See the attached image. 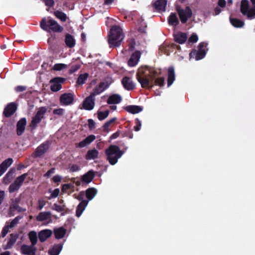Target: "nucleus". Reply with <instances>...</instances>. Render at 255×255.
Listing matches in <instances>:
<instances>
[{
  "label": "nucleus",
  "instance_id": "a18cd8bd",
  "mask_svg": "<svg viewBox=\"0 0 255 255\" xmlns=\"http://www.w3.org/2000/svg\"><path fill=\"white\" fill-rule=\"evenodd\" d=\"M14 210H17L19 212L25 211V210L21 208L17 204L12 203L10 206V211L12 212Z\"/></svg>",
  "mask_w": 255,
  "mask_h": 255
},
{
  "label": "nucleus",
  "instance_id": "72a5a7b5",
  "mask_svg": "<svg viewBox=\"0 0 255 255\" xmlns=\"http://www.w3.org/2000/svg\"><path fill=\"white\" fill-rule=\"evenodd\" d=\"M28 238L30 241L31 245L35 246L37 242L38 235L35 231H30L28 234Z\"/></svg>",
  "mask_w": 255,
  "mask_h": 255
},
{
  "label": "nucleus",
  "instance_id": "f704fd0d",
  "mask_svg": "<svg viewBox=\"0 0 255 255\" xmlns=\"http://www.w3.org/2000/svg\"><path fill=\"white\" fill-rule=\"evenodd\" d=\"M230 22L235 27L241 28L244 26V21L236 18H230Z\"/></svg>",
  "mask_w": 255,
  "mask_h": 255
},
{
  "label": "nucleus",
  "instance_id": "2f4dec72",
  "mask_svg": "<svg viewBox=\"0 0 255 255\" xmlns=\"http://www.w3.org/2000/svg\"><path fill=\"white\" fill-rule=\"evenodd\" d=\"M65 42L67 46L73 47L75 45V40L73 36L69 34H67L65 36Z\"/></svg>",
  "mask_w": 255,
  "mask_h": 255
},
{
  "label": "nucleus",
  "instance_id": "7ed1b4c3",
  "mask_svg": "<svg viewBox=\"0 0 255 255\" xmlns=\"http://www.w3.org/2000/svg\"><path fill=\"white\" fill-rule=\"evenodd\" d=\"M105 152L107 160L112 165H115L124 154V152L115 145H110L106 149Z\"/></svg>",
  "mask_w": 255,
  "mask_h": 255
},
{
  "label": "nucleus",
  "instance_id": "f3484780",
  "mask_svg": "<svg viewBox=\"0 0 255 255\" xmlns=\"http://www.w3.org/2000/svg\"><path fill=\"white\" fill-rule=\"evenodd\" d=\"M53 234L52 230L49 229H45L40 231L38 234L39 241L43 243L47 240Z\"/></svg>",
  "mask_w": 255,
  "mask_h": 255
},
{
  "label": "nucleus",
  "instance_id": "bf43d9fd",
  "mask_svg": "<svg viewBox=\"0 0 255 255\" xmlns=\"http://www.w3.org/2000/svg\"><path fill=\"white\" fill-rule=\"evenodd\" d=\"M135 87V84L130 80L128 77V91L133 90Z\"/></svg>",
  "mask_w": 255,
  "mask_h": 255
},
{
  "label": "nucleus",
  "instance_id": "0eeeda50",
  "mask_svg": "<svg viewBox=\"0 0 255 255\" xmlns=\"http://www.w3.org/2000/svg\"><path fill=\"white\" fill-rule=\"evenodd\" d=\"M207 46V44L204 42L199 44L198 50L193 49L189 54L190 58H194L196 60H199L204 58L206 54V51L204 48Z\"/></svg>",
  "mask_w": 255,
  "mask_h": 255
},
{
  "label": "nucleus",
  "instance_id": "c756f323",
  "mask_svg": "<svg viewBox=\"0 0 255 255\" xmlns=\"http://www.w3.org/2000/svg\"><path fill=\"white\" fill-rule=\"evenodd\" d=\"M51 214L50 212H40L37 217L36 219L38 221H44L51 219Z\"/></svg>",
  "mask_w": 255,
  "mask_h": 255
},
{
  "label": "nucleus",
  "instance_id": "aec40b11",
  "mask_svg": "<svg viewBox=\"0 0 255 255\" xmlns=\"http://www.w3.org/2000/svg\"><path fill=\"white\" fill-rule=\"evenodd\" d=\"M109 85L107 82H101L97 87L94 89L93 92L91 94H92L94 96L99 95L103 92L105 89H106L109 87Z\"/></svg>",
  "mask_w": 255,
  "mask_h": 255
},
{
  "label": "nucleus",
  "instance_id": "9b49d317",
  "mask_svg": "<svg viewBox=\"0 0 255 255\" xmlns=\"http://www.w3.org/2000/svg\"><path fill=\"white\" fill-rule=\"evenodd\" d=\"M65 79L61 77H56L51 79L50 89L53 92H57L62 88L61 84L64 83Z\"/></svg>",
  "mask_w": 255,
  "mask_h": 255
},
{
  "label": "nucleus",
  "instance_id": "412c9836",
  "mask_svg": "<svg viewBox=\"0 0 255 255\" xmlns=\"http://www.w3.org/2000/svg\"><path fill=\"white\" fill-rule=\"evenodd\" d=\"M16 106L15 104L11 103L8 104L4 109L3 114L6 117L12 115L16 110Z\"/></svg>",
  "mask_w": 255,
  "mask_h": 255
},
{
  "label": "nucleus",
  "instance_id": "c85d7f7f",
  "mask_svg": "<svg viewBox=\"0 0 255 255\" xmlns=\"http://www.w3.org/2000/svg\"><path fill=\"white\" fill-rule=\"evenodd\" d=\"M88 204V201H83L81 202L80 204L78 205L76 209V214L78 217H79L83 212L85 209L86 206Z\"/></svg>",
  "mask_w": 255,
  "mask_h": 255
},
{
  "label": "nucleus",
  "instance_id": "8fccbe9b",
  "mask_svg": "<svg viewBox=\"0 0 255 255\" xmlns=\"http://www.w3.org/2000/svg\"><path fill=\"white\" fill-rule=\"evenodd\" d=\"M198 40V37L195 33H193L188 39L189 43H196Z\"/></svg>",
  "mask_w": 255,
  "mask_h": 255
},
{
  "label": "nucleus",
  "instance_id": "dca6fc26",
  "mask_svg": "<svg viewBox=\"0 0 255 255\" xmlns=\"http://www.w3.org/2000/svg\"><path fill=\"white\" fill-rule=\"evenodd\" d=\"M48 142H44L39 145L35 150L34 154L35 157H40L42 156L49 148Z\"/></svg>",
  "mask_w": 255,
  "mask_h": 255
},
{
  "label": "nucleus",
  "instance_id": "37998d69",
  "mask_svg": "<svg viewBox=\"0 0 255 255\" xmlns=\"http://www.w3.org/2000/svg\"><path fill=\"white\" fill-rule=\"evenodd\" d=\"M109 113V111H106L104 112L100 111L98 112L97 114L99 120L100 121L104 120L108 116Z\"/></svg>",
  "mask_w": 255,
  "mask_h": 255
},
{
  "label": "nucleus",
  "instance_id": "f257e3e1",
  "mask_svg": "<svg viewBox=\"0 0 255 255\" xmlns=\"http://www.w3.org/2000/svg\"><path fill=\"white\" fill-rule=\"evenodd\" d=\"M161 74V70L145 66L144 71H139L136 74V78L142 88L150 89L154 85L160 87L164 85V77H157Z\"/></svg>",
  "mask_w": 255,
  "mask_h": 255
},
{
  "label": "nucleus",
  "instance_id": "6ab92c4d",
  "mask_svg": "<svg viewBox=\"0 0 255 255\" xmlns=\"http://www.w3.org/2000/svg\"><path fill=\"white\" fill-rule=\"evenodd\" d=\"M175 79V70L173 66H170L167 70V86L170 87Z\"/></svg>",
  "mask_w": 255,
  "mask_h": 255
},
{
  "label": "nucleus",
  "instance_id": "680f3d73",
  "mask_svg": "<svg viewBox=\"0 0 255 255\" xmlns=\"http://www.w3.org/2000/svg\"><path fill=\"white\" fill-rule=\"evenodd\" d=\"M88 125H89V127L90 129H93L95 128V123L92 119H89L88 120Z\"/></svg>",
  "mask_w": 255,
  "mask_h": 255
},
{
  "label": "nucleus",
  "instance_id": "a211bd4d",
  "mask_svg": "<svg viewBox=\"0 0 255 255\" xmlns=\"http://www.w3.org/2000/svg\"><path fill=\"white\" fill-rule=\"evenodd\" d=\"M167 0H157L153 4V6L157 11H165Z\"/></svg>",
  "mask_w": 255,
  "mask_h": 255
},
{
  "label": "nucleus",
  "instance_id": "ea45409f",
  "mask_svg": "<svg viewBox=\"0 0 255 255\" xmlns=\"http://www.w3.org/2000/svg\"><path fill=\"white\" fill-rule=\"evenodd\" d=\"M54 15L58 19H60L62 21H65L67 20V17L66 14L60 11L56 10L54 12Z\"/></svg>",
  "mask_w": 255,
  "mask_h": 255
},
{
  "label": "nucleus",
  "instance_id": "69168bd1",
  "mask_svg": "<svg viewBox=\"0 0 255 255\" xmlns=\"http://www.w3.org/2000/svg\"><path fill=\"white\" fill-rule=\"evenodd\" d=\"M71 187V185L69 184H66L63 185L62 190L63 192H67V190L69 189Z\"/></svg>",
  "mask_w": 255,
  "mask_h": 255
},
{
  "label": "nucleus",
  "instance_id": "6e6d98bb",
  "mask_svg": "<svg viewBox=\"0 0 255 255\" xmlns=\"http://www.w3.org/2000/svg\"><path fill=\"white\" fill-rule=\"evenodd\" d=\"M64 110L62 108H59L58 109H55L53 111V113L54 115H57L58 116H62L64 114Z\"/></svg>",
  "mask_w": 255,
  "mask_h": 255
},
{
  "label": "nucleus",
  "instance_id": "338daca9",
  "mask_svg": "<svg viewBox=\"0 0 255 255\" xmlns=\"http://www.w3.org/2000/svg\"><path fill=\"white\" fill-rule=\"evenodd\" d=\"M44 2L45 5L48 6H51L54 3L53 0H44Z\"/></svg>",
  "mask_w": 255,
  "mask_h": 255
},
{
  "label": "nucleus",
  "instance_id": "2eb2a0df",
  "mask_svg": "<svg viewBox=\"0 0 255 255\" xmlns=\"http://www.w3.org/2000/svg\"><path fill=\"white\" fill-rule=\"evenodd\" d=\"M92 94L87 97L83 103V107L84 109L87 110H92L95 106V99Z\"/></svg>",
  "mask_w": 255,
  "mask_h": 255
},
{
  "label": "nucleus",
  "instance_id": "20e7f679",
  "mask_svg": "<svg viewBox=\"0 0 255 255\" xmlns=\"http://www.w3.org/2000/svg\"><path fill=\"white\" fill-rule=\"evenodd\" d=\"M40 26L42 29L46 31L52 30L55 32H61L63 31V27L58 22L51 18H48L47 21L45 18H42Z\"/></svg>",
  "mask_w": 255,
  "mask_h": 255
},
{
  "label": "nucleus",
  "instance_id": "5fc2aeb1",
  "mask_svg": "<svg viewBox=\"0 0 255 255\" xmlns=\"http://www.w3.org/2000/svg\"><path fill=\"white\" fill-rule=\"evenodd\" d=\"M85 194L84 192H81L80 194L78 195H76V194H74L73 196L75 198L77 199L79 201H81V202L83 201H86V200H84Z\"/></svg>",
  "mask_w": 255,
  "mask_h": 255
},
{
  "label": "nucleus",
  "instance_id": "1a4fd4ad",
  "mask_svg": "<svg viewBox=\"0 0 255 255\" xmlns=\"http://www.w3.org/2000/svg\"><path fill=\"white\" fill-rule=\"evenodd\" d=\"M46 111L47 108L46 107H42L39 108L36 115L32 118L30 126L35 127L38 123H39L41 120L44 118Z\"/></svg>",
  "mask_w": 255,
  "mask_h": 255
},
{
  "label": "nucleus",
  "instance_id": "774afa93",
  "mask_svg": "<svg viewBox=\"0 0 255 255\" xmlns=\"http://www.w3.org/2000/svg\"><path fill=\"white\" fill-rule=\"evenodd\" d=\"M26 87L22 86H18L15 88V90L17 92H21L25 90Z\"/></svg>",
  "mask_w": 255,
  "mask_h": 255
},
{
  "label": "nucleus",
  "instance_id": "a878e982",
  "mask_svg": "<svg viewBox=\"0 0 255 255\" xmlns=\"http://www.w3.org/2000/svg\"><path fill=\"white\" fill-rule=\"evenodd\" d=\"M168 22L170 25L176 26L179 21L175 13L172 12L168 18Z\"/></svg>",
  "mask_w": 255,
  "mask_h": 255
},
{
  "label": "nucleus",
  "instance_id": "bb28decb",
  "mask_svg": "<svg viewBox=\"0 0 255 255\" xmlns=\"http://www.w3.org/2000/svg\"><path fill=\"white\" fill-rule=\"evenodd\" d=\"M95 176V172L90 170L85 174L82 177V182L89 183L91 182Z\"/></svg>",
  "mask_w": 255,
  "mask_h": 255
},
{
  "label": "nucleus",
  "instance_id": "c9c22d12",
  "mask_svg": "<svg viewBox=\"0 0 255 255\" xmlns=\"http://www.w3.org/2000/svg\"><path fill=\"white\" fill-rule=\"evenodd\" d=\"M98 154L99 152L97 149H93L89 150L86 154V158L87 159H94L98 157Z\"/></svg>",
  "mask_w": 255,
  "mask_h": 255
},
{
  "label": "nucleus",
  "instance_id": "0e129e2a",
  "mask_svg": "<svg viewBox=\"0 0 255 255\" xmlns=\"http://www.w3.org/2000/svg\"><path fill=\"white\" fill-rule=\"evenodd\" d=\"M122 84L124 88L128 90V78L127 77H125L123 79Z\"/></svg>",
  "mask_w": 255,
  "mask_h": 255
},
{
  "label": "nucleus",
  "instance_id": "79ce46f5",
  "mask_svg": "<svg viewBox=\"0 0 255 255\" xmlns=\"http://www.w3.org/2000/svg\"><path fill=\"white\" fill-rule=\"evenodd\" d=\"M68 67V66L65 64L62 63H58L54 65L53 67V69L55 71H60L63 69H66Z\"/></svg>",
  "mask_w": 255,
  "mask_h": 255
},
{
  "label": "nucleus",
  "instance_id": "b1692460",
  "mask_svg": "<svg viewBox=\"0 0 255 255\" xmlns=\"http://www.w3.org/2000/svg\"><path fill=\"white\" fill-rule=\"evenodd\" d=\"M17 238L18 235L17 234H10L9 241L7 242V244L3 247V249L7 250L11 249L15 243Z\"/></svg>",
  "mask_w": 255,
  "mask_h": 255
},
{
  "label": "nucleus",
  "instance_id": "f03ea898",
  "mask_svg": "<svg viewBox=\"0 0 255 255\" xmlns=\"http://www.w3.org/2000/svg\"><path fill=\"white\" fill-rule=\"evenodd\" d=\"M125 37L122 28L118 25L113 26L108 35V43L110 47L119 46Z\"/></svg>",
  "mask_w": 255,
  "mask_h": 255
},
{
  "label": "nucleus",
  "instance_id": "864d4df0",
  "mask_svg": "<svg viewBox=\"0 0 255 255\" xmlns=\"http://www.w3.org/2000/svg\"><path fill=\"white\" fill-rule=\"evenodd\" d=\"M135 126L134 127V129L135 131H139L141 126V123L138 119H136L135 120Z\"/></svg>",
  "mask_w": 255,
  "mask_h": 255
},
{
  "label": "nucleus",
  "instance_id": "4c0bfd02",
  "mask_svg": "<svg viewBox=\"0 0 255 255\" xmlns=\"http://www.w3.org/2000/svg\"><path fill=\"white\" fill-rule=\"evenodd\" d=\"M22 218V216H18L16 217L14 219H13L11 222H7L6 225L10 229L14 228L19 223L20 220H21Z\"/></svg>",
  "mask_w": 255,
  "mask_h": 255
},
{
  "label": "nucleus",
  "instance_id": "a19ab883",
  "mask_svg": "<svg viewBox=\"0 0 255 255\" xmlns=\"http://www.w3.org/2000/svg\"><path fill=\"white\" fill-rule=\"evenodd\" d=\"M88 77V74L87 73H84L83 74H81L78 78L77 83L78 84H84L85 81L87 80Z\"/></svg>",
  "mask_w": 255,
  "mask_h": 255
},
{
  "label": "nucleus",
  "instance_id": "7c9ffc66",
  "mask_svg": "<svg viewBox=\"0 0 255 255\" xmlns=\"http://www.w3.org/2000/svg\"><path fill=\"white\" fill-rule=\"evenodd\" d=\"M121 100L122 98L120 95L114 94L108 98L107 103L109 104H116L119 103Z\"/></svg>",
  "mask_w": 255,
  "mask_h": 255
},
{
  "label": "nucleus",
  "instance_id": "4d7b16f0",
  "mask_svg": "<svg viewBox=\"0 0 255 255\" xmlns=\"http://www.w3.org/2000/svg\"><path fill=\"white\" fill-rule=\"evenodd\" d=\"M9 229L10 228L6 225L3 228L1 231V236L2 237H4L9 232Z\"/></svg>",
  "mask_w": 255,
  "mask_h": 255
},
{
  "label": "nucleus",
  "instance_id": "473e14b6",
  "mask_svg": "<svg viewBox=\"0 0 255 255\" xmlns=\"http://www.w3.org/2000/svg\"><path fill=\"white\" fill-rule=\"evenodd\" d=\"M62 249V245L57 244L54 245L53 248L49 250V254L50 255H58Z\"/></svg>",
  "mask_w": 255,
  "mask_h": 255
},
{
  "label": "nucleus",
  "instance_id": "5701e85b",
  "mask_svg": "<svg viewBox=\"0 0 255 255\" xmlns=\"http://www.w3.org/2000/svg\"><path fill=\"white\" fill-rule=\"evenodd\" d=\"M26 124V120L25 118H22L20 119L17 124V134L18 135H20L24 132L25 126Z\"/></svg>",
  "mask_w": 255,
  "mask_h": 255
},
{
  "label": "nucleus",
  "instance_id": "e433bc0d",
  "mask_svg": "<svg viewBox=\"0 0 255 255\" xmlns=\"http://www.w3.org/2000/svg\"><path fill=\"white\" fill-rule=\"evenodd\" d=\"M97 190L94 188L88 189L86 191V196L89 200H91L96 195Z\"/></svg>",
  "mask_w": 255,
  "mask_h": 255
},
{
  "label": "nucleus",
  "instance_id": "3c124183",
  "mask_svg": "<svg viewBox=\"0 0 255 255\" xmlns=\"http://www.w3.org/2000/svg\"><path fill=\"white\" fill-rule=\"evenodd\" d=\"M12 159L9 158L3 161L1 164L3 165V166L7 169L12 164Z\"/></svg>",
  "mask_w": 255,
  "mask_h": 255
},
{
  "label": "nucleus",
  "instance_id": "9d476101",
  "mask_svg": "<svg viewBox=\"0 0 255 255\" xmlns=\"http://www.w3.org/2000/svg\"><path fill=\"white\" fill-rule=\"evenodd\" d=\"M27 176V174L26 173H24L17 177L14 182L12 183L9 187V192L12 193L18 190Z\"/></svg>",
  "mask_w": 255,
  "mask_h": 255
},
{
  "label": "nucleus",
  "instance_id": "603ef678",
  "mask_svg": "<svg viewBox=\"0 0 255 255\" xmlns=\"http://www.w3.org/2000/svg\"><path fill=\"white\" fill-rule=\"evenodd\" d=\"M69 169L71 172H76L79 171L80 167L78 164H70Z\"/></svg>",
  "mask_w": 255,
  "mask_h": 255
},
{
  "label": "nucleus",
  "instance_id": "58836bf2",
  "mask_svg": "<svg viewBox=\"0 0 255 255\" xmlns=\"http://www.w3.org/2000/svg\"><path fill=\"white\" fill-rule=\"evenodd\" d=\"M142 110L141 107L135 105L128 106V113L131 114H137L139 113Z\"/></svg>",
  "mask_w": 255,
  "mask_h": 255
},
{
  "label": "nucleus",
  "instance_id": "4468645a",
  "mask_svg": "<svg viewBox=\"0 0 255 255\" xmlns=\"http://www.w3.org/2000/svg\"><path fill=\"white\" fill-rule=\"evenodd\" d=\"M74 101V95L71 93H64L61 95L60 101L62 105L67 106L72 104Z\"/></svg>",
  "mask_w": 255,
  "mask_h": 255
},
{
  "label": "nucleus",
  "instance_id": "e2e57ef3",
  "mask_svg": "<svg viewBox=\"0 0 255 255\" xmlns=\"http://www.w3.org/2000/svg\"><path fill=\"white\" fill-rule=\"evenodd\" d=\"M226 4L225 0H219L218 2V5L221 7H225Z\"/></svg>",
  "mask_w": 255,
  "mask_h": 255
},
{
  "label": "nucleus",
  "instance_id": "052dcab7",
  "mask_svg": "<svg viewBox=\"0 0 255 255\" xmlns=\"http://www.w3.org/2000/svg\"><path fill=\"white\" fill-rule=\"evenodd\" d=\"M80 68V65H75L74 66H72L69 72L70 73H73L74 72H76L77 70H78Z\"/></svg>",
  "mask_w": 255,
  "mask_h": 255
},
{
  "label": "nucleus",
  "instance_id": "6e6552de",
  "mask_svg": "<svg viewBox=\"0 0 255 255\" xmlns=\"http://www.w3.org/2000/svg\"><path fill=\"white\" fill-rule=\"evenodd\" d=\"M131 20L137 26L138 31L140 32H144L146 27L144 19L136 12H133L130 14Z\"/></svg>",
  "mask_w": 255,
  "mask_h": 255
},
{
  "label": "nucleus",
  "instance_id": "49530a36",
  "mask_svg": "<svg viewBox=\"0 0 255 255\" xmlns=\"http://www.w3.org/2000/svg\"><path fill=\"white\" fill-rule=\"evenodd\" d=\"M13 172L11 171H9L8 173L6 174L5 177L4 178V182L5 184H8L11 179L13 178L12 177Z\"/></svg>",
  "mask_w": 255,
  "mask_h": 255
},
{
  "label": "nucleus",
  "instance_id": "4be33fe9",
  "mask_svg": "<svg viewBox=\"0 0 255 255\" xmlns=\"http://www.w3.org/2000/svg\"><path fill=\"white\" fill-rule=\"evenodd\" d=\"M187 38V34L185 33L179 32L174 35V41L179 44H183Z\"/></svg>",
  "mask_w": 255,
  "mask_h": 255
},
{
  "label": "nucleus",
  "instance_id": "13d9d810",
  "mask_svg": "<svg viewBox=\"0 0 255 255\" xmlns=\"http://www.w3.org/2000/svg\"><path fill=\"white\" fill-rule=\"evenodd\" d=\"M45 201L43 199H39L38 200V209L39 210H41L43 207L45 205Z\"/></svg>",
  "mask_w": 255,
  "mask_h": 255
},
{
  "label": "nucleus",
  "instance_id": "09e8293b",
  "mask_svg": "<svg viewBox=\"0 0 255 255\" xmlns=\"http://www.w3.org/2000/svg\"><path fill=\"white\" fill-rule=\"evenodd\" d=\"M65 206L64 205L62 206L58 205L56 204H54L52 207V209L57 211L61 212L65 210Z\"/></svg>",
  "mask_w": 255,
  "mask_h": 255
},
{
  "label": "nucleus",
  "instance_id": "de8ad7c7",
  "mask_svg": "<svg viewBox=\"0 0 255 255\" xmlns=\"http://www.w3.org/2000/svg\"><path fill=\"white\" fill-rule=\"evenodd\" d=\"M116 120V118H114L110 120V121L107 122L103 126V128L104 130L106 132H109V127L110 126V125L114 123Z\"/></svg>",
  "mask_w": 255,
  "mask_h": 255
},
{
  "label": "nucleus",
  "instance_id": "ddd939ff",
  "mask_svg": "<svg viewBox=\"0 0 255 255\" xmlns=\"http://www.w3.org/2000/svg\"><path fill=\"white\" fill-rule=\"evenodd\" d=\"M20 252L23 255H36V248L31 245H23L20 247Z\"/></svg>",
  "mask_w": 255,
  "mask_h": 255
},
{
  "label": "nucleus",
  "instance_id": "393cba45",
  "mask_svg": "<svg viewBox=\"0 0 255 255\" xmlns=\"http://www.w3.org/2000/svg\"><path fill=\"white\" fill-rule=\"evenodd\" d=\"M96 138V137L94 135H90L87 136L86 138L83 140L82 141L78 143L79 147H84L86 145L90 144L92 141H93Z\"/></svg>",
  "mask_w": 255,
  "mask_h": 255
},
{
  "label": "nucleus",
  "instance_id": "f8f14e48",
  "mask_svg": "<svg viewBox=\"0 0 255 255\" xmlns=\"http://www.w3.org/2000/svg\"><path fill=\"white\" fill-rule=\"evenodd\" d=\"M142 52L139 50H135L130 55L128 59V66L134 67L139 61Z\"/></svg>",
  "mask_w": 255,
  "mask_h": 255
},
{
  "label": "nucleus",
  "instance_id": "cd10ccee",
  "mask_svg": "<svg viewBox=\"0 0 255 255\" xmlns=\"http://www.w3.org/2000/svg\"><path fill=\"white\" fill-rule=\"evenodd\" d=\"M66 230L63 227L54 229L53 233L55 237L57 239H62L66 234Z\"/></svg>",
  "mask_w": 255,
  "mask_h": 255
},
{
  "label": "nucleus",
  "instance_id": "39448f33",
  "mask_svg": "<svg viewBox=\"0 0 255 255\" xmlns=\"http://www.w3.org/2000/svg\"><path fill=\"white\" fill-rule=\"evenodd\" d=\"M175 9L182 23H186L188 19L192 16V10L189 6H186L185 8L183 9L180 5H177Z\"/></svg>",
  "mask_w": 255,
  "mask_h": 255
},
{
  "label": "nucleus",
  "instance_id": "423d86ee",
  "mask_svg": "<svg viewBox=\"0 0 255 255\" xmlns=\"http://www.w3.org/2000/svg\"><path fill=\"white\" fill-rule=\"evenodd\" d=\"M240 10L243 15L247 16L248 19H252L255 17V9L253 6L250 8L248 0H242Z\"/></svg>",
  "mask_w": 255,
  "mask_h": 255
},
{
  "label": "nucleus",
  "instance_id": "c03bdc74",
  "mask_svg": "<svg viewBox=\"0 0 255 255\" xmlns=\"http://www.w3.org/2000/svg\"><path fill=\"white\" fill-rule=\"evenodd\" d=\"M136 45L135 40L134 38L128 40V51H133L135 49Z\"/></svg>",
  "mask_w": 255,
  "mask_h": 255
}]
</instances>
